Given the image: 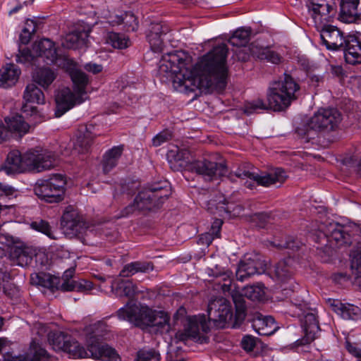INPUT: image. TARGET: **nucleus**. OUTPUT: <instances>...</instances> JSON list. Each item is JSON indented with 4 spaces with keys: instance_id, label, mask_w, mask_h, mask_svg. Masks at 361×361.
<instances>
[{
    "instance_id": "29",
    "label": "nucleus",
    "mask_w": 361,
    "mask_h": 361,
    "mask_svg": "<svg viewBox=\"0 0 361 361\" xmlns=\"http://www.w3.org/2000/svg\"><path fill=\"white\" fill-rule=\"evenodd\" d=\"M20 70L13 63L6 64L0 69V87L8 88L18 80Z\"/></svg>"
},
{
    "instance_id": "15",
    "label": "nucleus",
    "mask_w": 361,
    "mask_h": 361,
    "mask_svg": "<svg viewBox=\"0 0 361 361\" xmlns=\"http://www.w3.org/2000/svg\"><path fill=\"white\" fill-rule=\"evenodd\" d=\"M23 99L25 103L21 107L23 113H39L44 110L40 107L45 104L44 93L35 83L26 86Z\"/></svg>"
},
{
    "instance_id": "10",
    "label": "nucleus",
    "mask_w": 361,
    "mask_h": 361,
    "mask_svg": "<svg viewBox=\"0 0 361 361\" xmlns=\"http://www.w3.org/2000/svg\"><path fill=\"white\" fill-rule=\"evenodd\" d=\"M235 176L241 180L247 179L244 184L250 189H252L256 183L267 187L277 183L281 184L287 178L286 171L280 168L262 176L248 171L238 169L235 172Z\"/></svg>"
},
{
    "instance_id": "31",
    "label": "nucleus",
    "mask_w": 361,
    "mask_h": 361,
    "mask_svg": "<svg viewBox=\"0 0 361 361\" xmlns=\"http://www.w3.org/2000/svg\"><path fill=\"white\" fill-rule=\"evenodd\" d=\"M360 0H341L339 18L344 23L354 22L358 17Z\"/></svg>"
},
{
    "instance_id": "42",
    "label": "nucleus",
    "mask_w": 361,
    "mask_h": 361,
    "mask_svg": "<svg viewBox=\"0 0 361 361\" xmlns=\"http://www.w3.org/2000/svg\"><path fill=\"white\" fill-rule=\"evenodd\" d=\"M55 78V73L49 68H39L33 75L34 80L44 87H48Z\"/></svg>"
},
{
    "instance_id": "1",
    "label": "nucleus",
    "mask_w": 361,
    "mask_h": 361,
    "mask_svg": "<svg viewBox=\"0 0 361 361\" xmlns=\"http://www.w3.org/2000/svg\"><path fill=\"white\" fill-rule=\"evenodd\" d=\"M228 47L221 44L204 55L195 67L192 64V58L183 51H176L164 55L159 61L158 74L161 78H173L180 75L184 80L178 82V87L180 92L186 94L193 92L199 88L195 84L196 77L208 75L211 84L214 83L220 90L226 85L227 68L226 61ZM177 88V87L176 86Z\"/></svg>"
},
{
    "instance_id": "40",
    "label": "nucleus",
    "mask_w": 361,
    "mask_h": 361,
    "mask_svg": "<svg viewBox=\"0 0 361 361\" xmlns=\"http://www.w3.org/2000/svg\"><path fill=\"white\" fill-rule=\"evenodd\" d=\"M70 75L74 84L75 90L80 95L85 94V88L89 81L87 75L80 70L73 69Z\"/></svg>"
},
{
    "instance_id": "36",
    "label": "nucleus",
    "mask_w": 361,
    "mask_h": 361,
    "mask_svg": "<svg viewBox=\"0 0 361 361\" xmlns=\"http://www.w3.org/2000/svg\"><path fill=\"white\" fill-rule=\"evenodd\" d=\"M350 257V267L355 275V283L361 290V243H357L356 249L351 252Z\"/></svg>"
},
{
    "instance_id": "20",
    "label": "nucleus",
    "mask_w": 361,
    "mask_h": 361,
    "mask_svg": "<svg viewBox=\"0 0 361 361\" xmlns=\"http://www.w3.org/2000/svg\"><path fill=\"white\" fill-rule=\"evenodd\" d=\"M344 59L347 63L356 65L361 63V42L354 35H347L343 47Z\"/></svg>"
},
{
    "instance_id": "30",
    "label": "nucleus",
    "mask_w": 361,
    "mask_h": 361,
    "mask_svg": "<svg viewBox=\"0 0 361 361\" xmlns=\"http://www.w3.org/2000/svg\"><path fill=\"white\" fill-rule=\"evenodd\" d=\"M206 273L209 276L213 277L219 280V283L221 281H224V283L221 285V289L224 293H230L231 291V276L232 272L228 269H225L224 268L220 267L219 266H215L214 268H207L206 269Z\"/></svg>"
},
{
    "instance_id": "22",
    "label": "nucleus",
    "mask_w": 361,
    "mask_h": 361,
    "mask_svg": "<svg viewBox=\"0 0 361 361\" xmlns=\"http://www.w3.org/2000/svg\"><path fill=\"white\" fill-rule=\"evenodd\" d=\"M332 310L344 319L358 320L361 318V309L352 304H344L338 300H328Z\"/></svg>"
},
{
    "instance_id": "48",
    "label": "nucleus",
    "mask_w": 361,
    "mask_h": 361,
    "mask_svg": "<svg viewBox=\"0 0 361 361\" xmlns=\"http://www.w3.org/2000/svg\"><path fill=\"white\" fill-rule=\"evenodd\" d=\"M107 42L114 48L124 49L128 46L129 39L123 35L112 32L108 34Z\"/></svg>"
},
{
    "instance_id": "43",
    "label": "nucleus",
    "mask_w": 361,
    "mask_h": 361,
    "mask_svg": "<svg viewBox=\"0 0 361 361\" xmlns=\"http://www.w3.org/2000/svg\"><path fill=\"white\" fill-rule=\"evenodd\" d=\"M169 317L164 312H156L150 326L157 328L160 334L168 333L170 330Z\"/></svg>"
},
{
    "instance_id": "18",
    "label": "nucleus",
    "mask_w": 361,
    "mask_h": 361,
    "mask_svg": "<svg viewBox=\"0 0 361 361\" xmlns=\"http://www.w3.org/2000/svg\"><path fill=\"white\" fill-rule=\"evenodd\" d=\"M31 282L50 289L56 288L63 291L77 290V281L63 280V282L58 286L59 279L44 273L32 275Z\"/></svg>"
},
{
    "instance_id": "44",
    "label": "nucleus",
    "mask_w": 361,
    "mask_h": 361,
    "mask_svg": "<svg viewBox=\"0 0 361 361\" xmlns=\"http://www.w3.org/2000/svg\"><path fill=\"white\" fill-rule=\"evenodd\" d=\"M241 295L252 301H259L264 297V287L262 284L259 283L249 286L243 290Z\"/></svg>"
},
{
    "instance_id": "59",
    "label": "nucleus",
    "mask_w": 361,
    "mask_h": 361,
    "mask_svg": "<svg viewBox=\"0 0 361 361\" xmlns=\"http://www.w3.org/2000/svg\"><path fill=\"white\" fill-rule=\"evenodd\" d=\"M269 215L267 213H255L250 216V221L255 223L256 226L263 227Z\"/></svg>"
},
{
    "instance_id": "9",
    "label": "nucleus",
    "mask_w": 361,
    "mask_h": 361,
    "mask_svg": "<svg viewBox=\"0 0 361 361\" xmlns=\"http://www.w3.org/2000/svg\"><path fill=\"white\" fill-rule=\"evenodd\" d=\"M156 311L147 306L128 302L124 307L120 308L116 314L119 319L127 320L136 326H149Z\"/></svg>"
},
{
    "instance_id": "12",
    "label": "nucleus",
    "mask_w": 361,
    "mask_h": 361,
    "mask_svg": "<svg viewBox=\"0 0 361 361\" xmlns=\"http://www.w3.org/2000/svg\"><path fill=\"white\" fill-rule=\"evenodd\" d=\"M208 319L209 322L219 329H223L231 325L235 326L232 322L233 312L231 306L224 298H219L209 302L208 305Z\"/></svg>"
},
{
    "instance_id": "50",
    "label": "nucleus",
    "mask_w": 361,
    "mask_h": 361,
    "mask_svg": "<svg viewBox=\"0 0 361 361\" xmlns=\"http://www.w3.org/2000/svg\"><path fill=\"white\" fill-rule=\"evenodd\" d=\"M62 225L66 230H69L72 234L76 235L80 233V222L76 219H71V215L68 213L63 215Z\"/></svg>"
},
{
    "instance_id": "11",
    "label": "nucleus",
    "mask_w": 361,
    "mask_h": 361,
    "mask_svg": "<svg viewBox=\"0 0 361 361\" xmlns=\"http://www.w3.org/2000/svg\"><path fill=\"white\" fill-rule=\"evenodd\" d=\"M307 7L316 27L331 23L337 13L334 0H308Z\"/></svg>"
},
{
    "instance_id": "5",
    "label": "nucleus",
    "mask_w": 361,
    "mask_h": 361,
    "mask_svg": "<svg viewBox=\"0 0 361 361\" xmlns=\"http://www.w3.org/2000/svg\"><path fill=\"white\" fill-rule=\"evenodd\" d=\"M186 312L185 308H180L174 315V319L178 322H185L184 330L176 332L174 340L176 342L185 343L188 340H192L200 343H207L208 338L205 335L209 330V326L204 314L186 317L182 319Z\"/></svg>"
},
{
    "instance_id": "57",
    "label": "nucleus",
    "mask_w": 361,
    "mask_h": 361,
    "mask_svg": "<svg viewBox=\"0 0 361 361\" xmlns=\"http://www.w3.org/2000/svg\"><path fill=\"white\" fill-rule=\"evenodd\" d=\"M345 348L357 358V361H361V349L358 348L357 344L351 343L348 338H346Z\"/></svg>"
},
{
    "instance_id": "7",
    "label": "nucleus",
    "mask_w": 361,
    "mask_h": 361,
    "mask_svg": "<svg viewBox=\"0 0 361 361\" xmlns=\"http://www.w3.org/2000/svg\"><path fill=\"white\" fill-rule=\"evenodd\" d=\"M66 180L61 174H54L49 179L39 181L35 186V195L49 203H58L63 200Z\"/></svg>"
},
{
    "instance_id": "58",
    "label": "nucleus",
    "mask_w": 361,
    "mask_h": 361,
    "mask_svg": "<svg viewBox=\"0 0 361 361\" xmlns=\"http://www.w3.org/2000/svg\"><path fill=\"white\" fill-rule=\"evenodd\" d=\"M241 345L245 350L252 351L256 345V339L252 336H245L242 339Z\"/></svg>"
},
{
    "instance_id": "63",
    "label": "nucleus",
    "mask_w": 361,
    "mask_h": 361,
    "mask_svg": "<svg viewBox=\"0 0 361 361\" xmlns=\"http://www.w3.org/2000/svg\"><path fill=\"white\" fill-rule=\"evenodd\" d=\"M93 284L92 282L86 280L77 281V291H87L92 290Z\"/></svg>"
},
{
    "instance_id": "21",
    "label": "nucleus",
    "mask_w": 361,
    "mask_h": 361,
    "mask_svg": "<svg viewBox=\"0 0 361 361\" xmlns=\"http://www.w3.org/2000/svg\"><path fill=\"white\" fill-rule=\"evenodd\" d=\"M154 195L149 188L140 192L135 197L133 203L124 209L123 216L128 215L135 210H150L155 207L156 202L153 200Z\"/></svg>"
},
{
    "instance_id": "16",
    "label": "nucleus",
    "mask_w": 361,
    "mask_h": 361,
    "mask_svg": "<svg viewBox=\"0 0 361 361\" xmlns=\"http://www.w3.org/2000/svg\"><path fill=\"white\" fill-rule=\"evenodd\" d=\"M322 43L329 50L337 51L343 47L346 36L337 27L324 24V27H317Z\"/></svg>"
},
{
    "instance_id": "8",
    "label": "nucleus",
    "mask_w": 361,
    "mask_h": 361,
    "mask_svg": "<svg viewBox=\"0 0 361 361\" xmlns=\"http://www.w3.org/2000/svg\"><path fill=\"white\" fill-rule=\"evenodd\" d=\"M104 328V325L102 323L95 324L90 327L92 332L87 338V342L89 343V357L101 361H117L119 357L116 351L108 345H102L99 343L103 336L99 330Z\"/></svg>"
},
{
    "instance_id": "6",
    "label": "nucleus",
    "mask_w": 361,
    "mask_h": 361,
    "mask_svg": "<svg viewBox=\"0 0 361 361\" xmlns=\"http://www.w3.org/2000/svg\"><path fill=\"white\" fill-rule=\"evenodd\" d=\"M341 114H312L297 126L295 131L301 135L312 138V133L317 132L329 133L335 130L341 121Z\"/></svg>"
},
{
    "instance_id": "33",
    "label": "nucleus",
    "mask_w": 361,
    "mask_h": 361,
    "mask_svg": "<svg viewBox=\"0 0 361 361\" xmlns=\"http://www.w3.org/2000/svg\"><path fill=\"white\" fill-rule=\"evenodd\" d=\"M123 151V146H115L106 152L103 157V171L105 173L110 172L118 164Z\"/></svg>"
},
{
    "instance_id": "54",
    "label": "nucleus",
    "mask_w": 361,
    "mask_h": 361,
    "mask_svg": "<svg viewBox=\"0 0 361 361\" xmlns=\"http://www.w3.org/2000/svg\"><path fill=\"white\" fill-rule=\"evenodd\" d=\"M27 25L32 27V29H28V27H25L22 33L20 35V41L23 44H27L29 43L32 34L36 32V26L35 25V22L33 20H27Z\"/></svg>"
},
{
    "instance_id": "45",
    "label": "nucleus",
    "mask_w": 361,
    "mask_h": 361,
    "mask_svg": "<svg viewBox=\"0 0 361 361\" xmlns=\"http://www.w3.org/2000/svg\"><path fill=\"white\" fill-rule=\"evenodd\" d=\"M30 227L38 232H40L47 237H49L50 239H56L57 237L56 235V231L53 229V228L50 226L49 222L44 221V220H37L35 221H32L30 224Z\"/></svg>"
},
{
    "instance_id": "49",
    "label": "nucleus",
    "mask_w": 361,
    "mask_h": 361,
    "mask_svg": "<svg viewBox=\"0 0 361 361\" xmlns=\"http://www.w3.org/2000/svg\"><path fill=\"white\" fill-rule=\"evenodd\" d=\"M49 64H54L58 67L71 71L73 69L75 66V63L72 59H69L66 55L59 54L56 51V54L54 55L53 62H50V63Z\"/></svg>"
},
{
    "instance_id": "23",
    "label": "nucleus",
    "mask_w": 361,
    "mask_h": 361,
    "mask_svg": "<svg viewBox=\"0 0 361 361\" xmlns=\"http://www.w3.org/2000/svg\"><path fill=\"white\" fill-rule=\"evenodd\" d=\"M90 28L78 27L65 37L62 45L67 49H78L85 46L88 41Z\"/></svg>"
},
{
    "instance_id": "55",
    "label": "nucleus",
    "mask_w": 361,
    "mask_h": 361,
    "mask_svg": "<svg viewBox=\"0 0 361 361\" xmlns=\"http://www.w3.org/2000/svg\"><path fill=\"white\" fill-rule=\"evenodd\" d=\"M171 138L172 133L166 129L160 132L152 138V145L154 147H159L164 142L169 141Z\"/></svg>"
},
{
    "instance_id": "19",
    "label": "nucleus",
    "mask_w": 361,
    "mask_h": 361,
    "mask_svg": "<svg viewBox=\"0 0 361 361\" xmlns=\"http://www.w3.org/2000/svg\"><path fill=\"white\" fill-rule=\"evenodd\" d=\"M48 358V353L45 349L32 341L28 350L23 355L18 356L7 353L4 356V361H45Z\"/></svg>"
},
{
    "instance_id": "51",
    "label": "nucleus",
    "mask_w": 361,
    "mask_h": 361,
    "mask_svg": "<svg viewBox=\"0 0 361 361\" xmlns=\"http://www.w3.org/2000/svg\"><path fill=\"white\" fill-rule=\"evenodd\" d=\"M49 341L58 350H63L69 340H67L61 332H51L49 334Z\"/></svg>"
},
{
    "instance_id": "4",
    "label": "nucleus",
    "mask_w": 361,
    "mask_h": 361,
    "mask_svg": "<svg viewBox=\"0 0 361 361\" xmlns=\"http://www.w3.org/2000/svg\"><path fill=\"white\" fill-rule=\"evenodd\" d=\"M168 157L173 158L176 161H180V166L195 172L207 180H216L225 176L228 171L226 164L223 162L216 163L205 159L192 161V154L185 148L180 149L176 147V149L169 151Z\"/></svg>"
},
{
    "instance_id": "27",
    "label": "nucleus",
    "mask_w": 361,
    "mask_h": 361,
    "mask_svg": "<svg viewBox=\"0 0 361 361\" xmlns=\"http://www.w3.org/2000/svg\"><path fill=\"white\" fill-rule=\"evenodd\" d=\"M252 327L261 336L273 334L277 327L274 319L271 316H256L252 321Z\"/></svg>"
},
{
    "instance_id": "24",
    "label": "nucleus",
    "mask_w": 361,
    "mask_h": 361,
    "mask_svg": "<svg viewBox=\"0 0 361 361\" xmlns=\"http://www.w3.org/2000/svg\"><path fill=\"white\" fill-rule=\"evenodd\" d=\"M56 104V113H66L76 104H80L82 101L76 97L69 88H63L58 92L55 98Z\"/></svg>"
},
{
    "instance_id": "17",
    "label": "nucleus",
    "mask_w": 361,
    "mask_h": 361,
    "mask_svg": "<svg viewBox=\"0 0 361 361\" xmlns=\"http://www.w3.org/2000/svg\"><path fill=\"white\" fill-rule=\"evenodd\" d=\"M323 230L324 235L328 238V241L337 247L348 245L352 243L351 228L349 226H343L337 222H331L325 226Z\"/></svg>"
},
{
    "instance_id": "64",
    "label": "nucleus",
    "mask_w": 361,
    "mask_h": 361,
    "mask_svg": "<svg viewBox=\"0 0 361 361\" xmlns=\"http://www.w3.org/2000/svg\"><path fill=\"white\" fill-rule=\"evenodd\" d=\"M84 68L87 71L91 72V73H92L94 74L99 73H100L102 71V65L97 64V63H86L84 66Z\"/></svg>"
},
{
    "instance_id": "37",
    "label": "nucleus",
    "mask_w": 361,
    "mask_h": 361,
    "mask_svg": "<svg viewBox=\"0 0 361 361\" xmlns=\"http://www.w3.org/2000/svg\"><path fill=\"white\" fill-rule=\"evenodd\" d=\"M252 29L250 27H240L237 29L229 38L228 42L234 47H244L250 39Z\"/></svg>"
},
{
    "instance_id": "56",
    "label": "nucleus",
    "mask_w": 361,
    "mask_h": 361,
    "mask_svg": "<svg viewBox=\"0 0 361 361\" xmlns=\"http://www.w3.org/2000/svg\"><path fill=\"white\" fill-rule=\"evenodd\" d=\"M135 361H160V355L155 351H140Z\"/></svg>"
},
{
    "instance_id": "61",
    "label": "nucleus",
    "mask_w": 361,
    "mask_h": 361,
    "mask_svg": "<svg viewBox=\"0 0 361 361\" xmlns=\"http://www.w3.org/2000/svg\"><path fill=\"white\" fill-rule=\"evenodd\" d=\"M167 28H164L160 23H152L147 35H166Z\"/></svg>"
},
{
    "instance_id": "47",
    "label": "nucleus",
    "mask_w": 361,
    "mask_h": 361,
    "mask_svg": "<svg viewBox=\"0 0 361 361\" xmlns=\"http://www.w3.org/2000/svg\"><path fill=\"white\" fill-rule=\"evenodd\" d=\"M292 271L286 262H279L274 269V278L276 281L283 282L291 276Z\"/></svg>"
},
{
    "instance_id": "2",
    "label": "nucleus",
    "mask_w": 361,
    "mask_h": 361,
    "mask_svg": "<svg viewBox=\"0 0 361 361\" xmlns=\"http://www.w3.org/2000/svg\"><path fill=\"white\" fill-rule=\"evenodd\" d=\"M300 85L294 78L284 73L283 79L274 81L270 84L268 94V104L262 99H256L246 103L244 113L252 111L271 109L274 111H283L297 99L296 92Z\"/></svg>"
},
{
    "instance_id": "41",
    "label": "nucleus",
    "mask_w": 361,
    "mask_h": 361,
    "mask_svg": "<svg viewBox=\"0 0 361 361\" xmlns=\"http://www.w3.org/2000/svg\"><path fill=\"white\" fill-rule=\"evenodd\" d=\"M149 189L154 195L153 200L156 202L155 207H159L170 195V191L168 188V183L166 182L152 185Z\"/></svg>"
},
{
    "instance_id": "60",
    "label": "nucleus",
    "mask_w": 361,
    "mask_h": 361,
    "mask_svg": "<svg viewBox=\"0 0 361 361\" xmlns=\"http://www.w3.org/2000/svg\"><path fill=\"white\" fill-rule=\"evenodd\" d=\"M15 190L13 187L5 183H0V199L4 197L10 198L13 196Z\"/></svg>"
},
{
    "instance_id": "3",
    "label": "nucleus",
    "mask_w": 361,
    "mask_h": 361,
    "mask_svg": "<svg viewBox=\"0 0 361 361\" xmlns=\"http://www.w3.org/2000/svg\"><path fill=\"white\" fill-rule=\"evenodd\" d=\"M55 161V153L40 147L28 150L23 156L18 150H12L7 156L3 169L7 174L21 172L26 168L42 172L54 168Z\"/></svg>"
},
{
    "instance_id": "35",
    "label": "nucleus",
    "mask_w": 361,
    "mask_h": 361,
    "mask_svg": "<svg viewBox=\"0 0 361 361\" xmlns=\"http://www.w3.org/2000/svg\"><path fill=\"white\" fill-rule=\"evenodd\" d=\"M153 265L147 262H133L126 264L120 272L121 277H130L138 272L146 273L153 270Z\"/></svg>"
},
{
    "instance_id": "13",
    "label": "nucleus",
    "mask_w": 361,
    "mask_h": 361,
    "mask_svg": "<svg viewBox=\"0 0 361 361\" xmlns=\"http://www.w3.org/2000/svg\"><path fill=\"white\" fill-rule=\"evenodd\" d=\"M267 263L257 253L245 255L236 270V278L244 281L255 274H262L267 269Z\"/></svg>"
},
{
    "instance_id": "38",
    "label": "nucleus",
    "mask_w": 361,
    "mask_h": 361,
    "mask_svg": "<svg viewBox=\"0 0 361 361\" xmlns=\"http://www.w3.org/2000/svg\"><path fill=\"white\" fill-rule=\"evenodd\" d=\"M116 20H113L111 23L113 25L123 24L127 32L135 31L138 27L137 18L130 11H126L121 16H116Z\"/></svg>"
},
{
    "instance_id": "25",
    "label": "nucleus",
    "mask_w": 361,
    "mask_h": 361,
    "mask_svg": "<svg viewBox=\"0 0 361 361\" xmlns=\"http://www.w3.org/2000/svg\"><path fill=\"white\" fill-rule=\"evenodd\" d=\"M56 51L54 43L49 39H43L39 42H35L32 45V52L33 55L44 58V61L47 64L53 62Z\"/></svg>"
},
{
    "instance_id": "26",
    "label": "nucleus",
    "mask_w": 361,
    "mask_h": 361,
    "mask_svg": "<svg viewBox=\"0 0 361 361\" xmlns=\"http://www.w3.org/2000/svg\"><path fill=\"white\" fill-rule=\"evenodd\" d=\"M303 319L302 326L307 340L312 341L316 338L319 331V325L315 310H310L308 312H303Z\"/></svg>"
},
{
    "instance_id": "14",
    "label": "nucleus",
    "mask_w": 361,
    "mask_h": 361,
    "mask_svg": "<svg viewBox=\"0 0 361 361\" xmlns=\"http://www.w3.org/2000/svg\"><path fill=\"white\" fill-rule=\"evenodd\" d=\"M4 120L6 126L0 120V142L8 140L12 133H27L30 127L22 114H8Z\"/></svg>"
},
{
    "instance_id": "34",
    "label": "nucleus",
    "mask_w": 361,
    "mask_h": 361,
    "mask_svg": "<svg viewBox=\"0 0 361 361\" xmlns=\"http://www.w3.org/2000/svg\"><path fill=\"white\" fill-rule=\"evenodd\" d=\"M10 256L13 263L24 267L31 264L33 252L28 247H16L11 250Z\"/></svg>"
},
{
    "instance_id": "62",
    "label": "nucleus",
    "mask_w": 361,
    "mask_h": 361,
    "mask_svg": "<svg viewBox=\"0 0 361 361\" xmlns=\"http://www.w3.org/2000/svg\"><path fill=\"white\" fill-rule=\"evenodd\" d=\"M274 245L279 248H288L291 250L298 249L300 247L299 243L295 241L293 239L287 240L285 243L274 244Z\"/></svg>"
},
{
    "instance_id": "39",
    "label": "nucleus",
    "mask_w": 361,
    "mask_h": 361,
    "mask_svg": "<svg viewBox=\"0 0 361 361\" xmlns=\"http://www.w3.org/2000/svg\"><path fill=\"white\" fill-rule=\"evenodd\" d=\"M63 346L65 347L63 351L68 353L73 358H87L90 356L89 348L85 350L76 341H68V342Z\"/></svg>"
},
{
    "instance_id": "52",
    "label": "nucleus",
    "mask_w": 361,
    "mask_h": 361,
    "mask_svg": "<svg viewBox=\"0 0 361 361\" xmlns=\"http://www.w3.org/2000/svg\"><path fill=\"white\" fill-rule=\"evenodd\" d=\"M221 219H216L212 225L211 233H205L201 239L205 238V243L208 245L212 243L214 238H218L220 235L221 227L222 225Z\"/></svg>"
},
{
    "instance_id": "46",
    "label": "nucleus",
    "mask_w": 361,
    "mask_h": 361,
    "mask_svg": "<svg viewBox=\"0 0 361 361\" xmlns=\"http://www.w3.org/2000/svg\"><path fill=\"white\" fill-rule=\"evenodd\" d=\"M92 142V137L89 133L77 135L74 142V148L79 153H85L88 151Z\"/></svg>"
},
{
    "instance_id": "53",
    "label": "nucleus",
    "mask_w": 361,
    "mask_h": 361,
    "mask_svg": "<svg viewBox=\"0 0 361 361\" xmlns=\"http://www.w3.org/2000/svg\"><path fill=\"white\" fill-rule=\"evenodd\" d=\"M163 35H147L151 49L154 51L159 52L162 51L164 47Z\"/></svg>"
},
{
    "instance_id": "28",
    "label": "nucleus",
    "mask_w": 361,
    "mask_h": 361,
    "mask_svg": "<svg viewBox=\"0 0 361 361\" xmlns=\"http://www.w3.org/2000/svg\"><path fill=\"white\" fill-rule=\"evenodd\" d=\"M250 54L259 60H266L268 62L279 64L281 63L282 57L275 51L268 47H263L255 44H251L249 47Z\"/></svg>"
},
{
    "instance_id": "32",
    "label": "nucleus",
    "mask_w": 361,
    "mask_h": 361,
    "mask_svg": "<svg viewBox=\"0 0 361 361\" xmlns=\"http://www.w3.org/2000/svg\"><path fill=\"white\" fill-rule=\"evenodd\" d=\"M111 287V291L117 297L125 296L130 299L138 293L137 286L129 280L114 281Z\"/></svg>"
}]
</instances>
